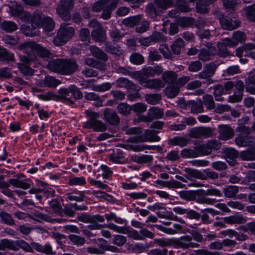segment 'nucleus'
<instances>
[{"mask_svg": "<svg viewBox=\"0 0 255 255\" xmlns=\"http://www.w3.org/2000/svg\"><path fill=\"white\" fill-rule=\"evenodd\" d=\"M20 48L31 60H34L35 56L44 58L49 57L51 54L49 50L35 41L25 42L21 45Z\"/></svg>", "mask_w": 255, "mask_h": 255, "instance_id": "1", "label": "nucleus"}, {"mask_svg": "<svg viewBox=\"0 0 255 255\" xmlns=\"http://www.w3.org/2000/svg\"><path fill=\"white\" fill-rule=\"evenodd\" d=\"M85 114L87 121L82 124V127L84 128L92 129L95 132H102L107 129L105 124L98 120L100 117L99 113L87 110Z\"/></svg>", "mask_w": 255, "mask_h": 255, "instance_id": "2", "label": "nucleus"}, {"mask_svg": "<svg viewBox=\"0 0 255 255\" xmlns=\"http://www.w3.org/2000/svg\"><path fill=\"white\" fill-rule=\"evenodd\" d=\"M32 26L34 28L42 27L43 31L48 34V32L54 30L55 22L51 17L45 16L41 13L35 12L32 19Z\"/></svg>", "mask_w": 255, "mask_h": 255, "instance_id": "3", "label": "nucleus"}, {"mask_svg": "<svg viewBox=\"0 0 255 255\" xmlns=\"http://www.w3.org/2000/svg\"><path fill=\"white\" fill-rule=\"evenodd\" d=\"M74 33L75 29L73 27L63 23L60 25L57 35L53 39V43L56 46L63 45L73 36Z\"/></svg>", "mask_w": 255, "mask_h": 255, "instance_id": "4", "label": "nucleus"}, {"mask_svg": "<svg viewBox=\"0 0 255 255\" xmlns=\"http://www.w3.org/2000/svg\"><path fill=\"white\" fill-rule=\"evenodd\" d=\"M235 87V91L233 95L229 96V101L230 103H238L242 101L243 93L245 88L243 82L241 80L238 81L236 84L232 81L226 82L223 86L225 92L229 94V91Z\"/></svg>", "mask_w": 255, "mask_h": 255, "instance_id": "5", "label": "nucleus"}, {"mask_svg": "<svg viewBox=\"0 0 255 255\" xmlns=\"http://www.w3.org/2000/svg\"><path fill=\"white\" fill-rule=\"evenodd\" d=\"M149 210L155 212L157 210L164 211L162 212L158 211L156 215L160 218H163L173 221H177L181 223H184L185 221L181 218H179L177 216L174 215L172 212L166 211L165 204L162 203L157 202L152 205H149L147 207Z\"/></svg>", "mask_w": 255, "mask_h": 255, "instance_id": "6", "label": "nucleus"}, {"mask_svg": "<svg viewBox=\"0 0 255 255\" xmlns=\"http://www.w3.org/2000/svg\"><path fill=\"white\" fill-rule=\"evenodd\" d=\"M74 0H60V4L56 8L57 13L64 20H68L70 18V10L73 8Z\"/></svg>", "mask_w": 255, "mask_h": 255, "instance_id": "7", "label": "nucleus"}, {"mask_svg": "<svg viewBox=\"0 0 255 255\" xmlns=\"http://www.w3.org/2000/svg\"><path fill=\"white\" fill-rule=\"evenodd\" d=\"M157 132L153 129H146L142 135H136L129 138V141L138 143L145 141H158L160 138L157 135Z\"/></svg>", "mask_w": 255, "mask_h": 255, "instance_id": "8", "label": "nucleus"}, {"mask_svg": "<svg viewBox=\"0 0 255 255\" xmlns=\"http://www.w3.org/2000/svg\"><path fill=\"white\" fill-rule=\"evenodd\" d=\"M218 54L221 57H226L230 55L228 47H234L237 45V42L231 38H225L221 39L217 43Z\"/></svg>", "mask_w": 255, "mask_h": 255, "instance_id": "9", "label": "nucleus"}, {"mask_svg": "<svg viewBox=\"0 0 255 255\" xmlns=\"http://www.w3.org/2000/svg\"><path fill=\"white\" fill-rule=\"evenodd\" d=\"M192 237L190 236H184L179 238H174V247L177 249H186L194 248L198 247V245L192 242Z\"/></svg>", "mask_w": 255, "mask_h": 255, "instance_id": "10", "label": "nucleus"}, {"mask_svg": "<svg viewBox=\"0 0 255 255\" xmlns=\"http://www.w3.org/2000/svg\"><path fill=\"white\" fill-rule=\"evenodd\" d=\"M120 0H103L105 9L101 14V18L104 19L110 18L112 12L117 7Z\"/></svg>", "mask_w": 255, "mask_h": 255, "instance_id": "11", "label": "nucleus"}, {"mask_svg": "<svg viewBox=\"0 0 255 255\" xmlns=\"http://www.w3.org/2000/svg\"><path fill=\"white\" fill-rule=\"evenodd\" d=\"M62 75H70L78 69V65L73 59H63Z\"/></svg>", "mask_w": 255, "mask_h": 255, "instance_id": "12", "label": "nucleus"}, {"mask_svg": "<svg viewBox=\"0 0 255 255\" xmlns=\"http://www.w3.org/2000/svg\"><path fill=\"white\" fill-rule=\"evenodd\" d=\"M218 67L214 62H211L204 67V69L199 73L198 77L200 79H205L212 77Z\"/></svg>", "mask_w": 255, "mask_h": 255, "instance_id": "13", "label": "nucleus"}, {"mask_svg": "<svg viewBox=\"0 0 255 255\" xmlns=\"http://www.w3.org/2000/svg\"><path fill=\"white\" fill-rule=\"evenodd\" d=\"M140 84L143 86L150 89L159 90L165 86V83L159 79H153L146 81H140Z\"/></svg>", "mask_w": 255, "mask_h": 255, "instance_id": "14", "label": "nucleus"}, {"mask_svg": "<svg viewBox=\"0 0 255 255\" xmlns=\"http://www.w3.org/2000/svg\"><path fill=\"white\" fill-rule=\"evenodd\" d=\"M154 227L162 232L169 235H173L178 233H184L182 226L177 223L173 224V228H167L159 225H155Z\"/></svg>", "mask_w": 255, "mask_h": 255, "instance_id": "15", "label": "nucleus"}, {"mask_svg": "<svg viewBox=\"0 0 255 255\" xmlns=\"http://www.w3.org/2000/svg\"><path fill=\"white\" fill-rule=\"evenodd\" d=\"M163 68L162 66L155 65L153 66H148L142 69V73L146 77H153L159 76L163 73Z\"/></svg>", "mask_w": 255, "mask_h": 255, "instance_id": "16", "label": "nucleus"}, {"mask_svg": "<svg viewBox=\"0 0 255 255\" xmlns=\"http://www.w3.org/2000/svg\"><path fill=\"white\" fill-rule=\"evenodd\" d=\"M220 22L223 28L229 30H234L240 26V22L239 20H233L227 17L220 18Z\"/></svg>", "mask_w": 255, "mask_h": 255, "instance_id": "17", "label": "nucleus"}, {"mask_svg": "<svg viewBox=\"0 0 255 255\" xmlns=\"http://www.w3.org/2000/svg\"><path fill=\"white\" fill-rule=\"evenodd\" d=\"M104 119L112 125H117L120 123V118L117 114L110 108H106L104 111Z\"/></svg>", "mask_w": 255, "mask_h": 255, "instance_id": "18", "label": "nucleus"}, {"mask_svg": "<svg viewBox=\"0 0 255 255\" xmlns=\"http://www.w3.org/2000/svg\"><path fill=\"white\" fill-rule=\"evenodd\" d=\"M94 172L97 178L102 176L103 179H108L110 178L113 175V171L112 169L107 165L104 164H102L96 171L94 170Z\"/></svg>", "mask_w": 255, "mask_h": 255, "instance_id": "19", "label": "nucleus"}, {"mask_svg": "<svg viewBox=\"0 0 255 255\" xmlns=\"http://www.w3.org/2000/svg\"><path fill=\"white\" fill-rule=\"evenodd\" d=\"M145 12L148 17L153 21L157 20V17L161 14L160 10L153 3H149L145 7Z\"/></svg>", "mask_w": 255, "mask_h": 255, "instance_id": "20", "label": "nucleus"}, {"mask_svg": "<svg viewBox=\"0 0 255 255\" xmlns=\"http://www.w3.org/2000/svg\"><path fill=\"white\" fill-rule=\"evenodd\" d=\"M218 128L220 138L222 140H228L234 135L233 130L227 125H220Z\"/></svg>", "mask_w": 255, "mask_h": 255, "instance_id": "21", "label": "nucleus"}, {"mask_svg": "<svg viewBox=\"0 0 255 255\" xmlns=\"http://www.w3.org/2000/svg\"><path fill=\"white\" fill-rule=\"evenodd\" d=\"M63 59H56L51 60L46 66V68L51 72L62 74Z\"/></svg>", "mask_w": 255, "mask_h": 255, "instance_id": "22", "label": "nucleus"}, {"mask_svg": "<svg viewBox=\"0 0 255 255\" xmlns=\"http://www.w3.org/2000/svg\"><path fill=\"white\" fill-rule=\"evenodd\" d=\"M224 222L228 224H241L245 223L247 219L243 215H232L224 218Z\"/></svg>", "mask_w": 255, "mask_h": 255, "instance_id": "23", "label": "nucleus"}, {"mask_svg": "<svg viewBox=\"0 0 255 255\" xmlns=\"http://www.w3.org/2000/svg\"><path fill=\"white\" fill-rule=\"evenodd\" d=\"M254 72L253 70L251 71L245 81L246 90L252 94H255V75Z\"/></svg>", "mask_w": 255, "mask_h": 255, "instance_id": "24", "label": "nucleus"}, {"mask_svg": "<svg viewBox=\"0 0 255 255\" xmlns=\"http://www.w3.org/2000/svg\"><path fill=\"white\" fill-rule=\"evenodd\" d=\"M0 250H3L5 248L11 250H18V241L2 239L0 242Z\"/></svg>", "mask_w": 255, "mask_h": 255, "instance_id": "25", "label": "nucleus"}, {"mask_svg": "<svg viewBox=\"0 0 255 255\" xmlns=\"http://www.w3.org/2000/svg\"><path fill=\"white\" fill-rule=\"evenodd\" d=\"M109 161L115 164H123L126 162V159L122 151L117 150L109 155Z\"/></svg>", "mask_w": 255, "mask_h": 255, "instance_id": "26", "label": "nucleus"}, {"mask_svg": "<svg viewBox=\"0 0 255 255\" xmlns=\"http://www.w3.org/2000/svg\"><path fill=\"white\" fill-rule=\"evenodd\" d=\"M184 171L187 174L189 177H187V178L189 179L190 178L191 180L192 178H196L201 180H206V176L201 171L187 168L185 169Z\"/></svg>", "mask_w": 255, "mask_h": 255, "instance_id": "27", "label": "nucleus"}, {"mask_svg": "<svg viewBox=\"0 0 255 255\" xmlns=\"http://www.w3.org/2000/svg\"><path fill=\"white\" fill-rule=\"evenodd\" d=\"M90 51L93 56L103 61L108 59V56L101 49L95 46L90 47Z\"/></svg>", "mask_w": 255, "mask_h": 255, "instance_id": "28", "label": "nucleus"}, {"mask_svg": "<svg viewBox=\"0 0 255 255\" xmlns=\"http://www.w3.org/2000/svg\"><path fill=\"white\" fill-rule=\"evenodd\" d=\"M239 156L243 160H255V146L248 148L246 150L242 151Z\"/></svg>", "mask_w": 255, "mask_h": 255, "instance_id": "29", "label": "nucleus"}, {"mask_svg": "<svg viewBox=\"0 0 255 255\" xmlns=\"http://www.w3.org/2000/svg\"><path fill=\"white\" fill-rule=\"evenodd\" d=\"M32 248L38 252L44 253L48 255H53L52 248L51 246L48 244H46L44 246L36 243H31Z\"/></svg>", "mask_w": 255, "mask_h": 255, "instance_id": "30", "label": "nucleus"}, {"mask_svg": "<svg viewBox=\"0 0 255 255\" xmlns=\"http://www.w3.org/2000/svg\"><path fill=\"white\" fill-rule=\"evenodd\" d=\"M177 78V74L172 71H167L162 73V79L169 84L175 83Z\"/></svg>", "mask_w": 255, "mask_h": 255, "instance_id": "31", "label": "nucleus"}, {"mask_svg": "<svg viewBox=\"0 0 255 255\" xmlns=\"http://www.w3.org/2000/svg\"><path fill=\"white\" fill-rule=\"evenodd\" d=\"M179 87L176 83L169 84L164 90L165 95L170 98L175 97L179 92Z\"/></svg>", "mask_w": 255, "mask_h": 255, "instance_id": "32", "label": "nucleus"}, {"mask_svg": "<svg viewBox=\"0 0 255 255\" xmlns=\"http://www.w3.org/2000/svg\"><path fill=\"white\" fill-rule=\"evenodd\" d=\"M91 34L93 39L96 41L102 42L106 40V33L103 27L99 29L93 30Z\"/></svg>", "mask_w": 255, "mask_h": 255, "instance_id": "33", "label": "nucleus"}, {"mask_svg": "<svg viewBox=\"0 0 255 255\" xmlns=\"http://www.w3.org/2000/svg\"><path fill=\"white\" fill-rule=\"evenodd\" d=\"M116 84V86L119 88H125L131 89L135 88V85L132 82L124 77H121L117 79Z\"/></svg>", "mask_w": 255, "mask_h": 255, "instance_id": "34", "label": "nucleus"}, {"mask_svg": "<svg viewBox=\"0 0 255 255\" xmlns=\"http://www.w3.org/2000/svg\"><path fill=\"white\" fill-rule=\"evenodd\" d=\"M153 3L159 10H160L161 13L173 4L171 0H153Z\"/></svg>", "mask_w": 255, "mask_h": 255, "instance_id": "35", "label": "nucleus"}, {"mask_svg": "<svg viewBox=\"0 0 255 255\" xmlns=\"http://www.w3.org/2000/svg\"><path fill=\"white\" fill-rule=\"evenodd\" d=\"M84 94L85 99L88 101H95L96 106L102 107L103 106V101L98 95L93 92H84Z\"/></svg>", "mask_w": 255, "mask_h": 255, "instance_id": "36", "label": "nucleus"}, {"mask_svg": "<svg viewBox=\"0 0 255 255\" xmlns=\"http://www.w3.org/2000/svg\"><path fill=\"white\" fill-rule=\"evenodd\" d=\"M141 20V16L140 15L129 16L123 20V24L128 27H132L138 23Z\"/></svg>", "mask_w": 255, "mask_h": 255, "instance_id": "37", "label": "nucleus"}, {"mask_svg": "<svg viewBox=\"0 0 255 255\" xmlns=\"http://www.w3.org/2000/svg\"><path fill=\"white\" fill-rule=\"evenodd\" d=\"M0 27L6 32L11 33L17 29V25L13 21H4L0 23Z\"/></svg>", "mask_w": 255, "mask_h": 255, "instance_id": "38", "label": "nucleus"}, {"mask_svg": "<svg viewBox=\"0 0 255 255\" xmlns=\"http://www.w3.org/2000/svg\"><path fill=\"white\" fill-rule=\"evenodd\" d=\"M42 82L44 86L53 88H56L61 84L60 80L51 76H46L42 81ZM41 85H42V84H41Z\"/></svg>", "mask_w": 255, "mask_h": 255, "instance_id": "39", "label": "nucleus"}, {"mask_svg": "<svg viewBox=\"0 0 255 255\" xmlns=\"http://www.w3.org/2000/svg\"><path fill=\"white\" fill-rule=\"evenodd\" d=\"M184 46V41L181 38H177L170 46L171 49L175 54L178 55Z\"/></svg>", "mask_w": 255, "mask_h": 255, "instance_id": "40", "label": "nucleus"}, {"mask_svg": "<svg viewBox=\"0 0 255 255\" xmlns=\"http://www.w3.org/2000/svg\"><path fill=\"white\" fill-rule=\"evenodd\" d=\"M148 113L151 121L155 119H161L164 115L163 111L157 107H152L149 109Z\"/></svg>", "mask_w": 255, "mask_h": 255, "instance_id": "41", "label": "nucleus"}, {"mask_svg": "<svg viewBox=\"0 0 255 255\" xmlns=\"http://www.w3.org/2000/svg\"><path fill=\"white\" fill-rule=\"evenodd\" d=\"M161 100V96L159 94H146L145 96V101L150 105H156Z\"/></svg>", "mask_w": 255, "mask_h": 255, "instance_id": "42", "label": "nucleus"}, {"mask_svg": "<svg viewBox=\"0 0 255 255\" xmlns=\"http://www.w3.org/2000/svg\"><path fill=\"white\" fill-rule=\"evenodd\" d=\"M225 196L227 198H233L239 192V187L237 186H228L223 190Z\"/></svg>", "mask_w": 255, "mask_h": 255, "instance_id": "43", "label": "nucleus"}, {"mask_svg": "<svg viewBox=\"0 0 255 255\" xmlns=\"http://www.w3.org/2000/svg\"><path fill=\"white\" fill-rule=\"evenodd\" d=\"M187 138L183 136H176L170 139L169 143L173 145H178L180 147L186 146L187 144Z\"/></svg>", "mask_w": 255, "mask_h": 255, "instance_id": "44", "label": "nucleus"}, {"mask_svg": "<svg viewBox=\"0 0 255 255\" xmlns=\"http://www.w3.org/2000/svg\"><path fill=\"white\" fill-rule=\"evenodd\" d=\"M9 8V13L13 16H20L23 10L22 6L18 4L16 2L12 3V5H10Z\"/></svg>", "mask_w": 255, "mask_h": 255, "instance_id": "45", "label": "nucleus"}, {"mask_svg": "<svg viewBox=\"0 0 255 255\" xmlns=\"http://www.w3.org/2000/svg\"><path fill=\"white\" fill-rule=\"evenodd\" d=\"M17 67L21 73L26 76H31L33 74L34 71L27 64L17 63Z\"/></svg>", "mask_w": 255, "mask_h": 255, "instance_id": "46", "label": "nucleus"}, {"mask_svg": "<svg viewBox=\"0 0 255 255\" xmlns=\"http://www.w3.org/2000/svg\"><path fill=\"white\" fill-rule=\"evenodd\" d=\"M68 238L73 244L78 246H83L86 243L85 239L84 237L78 235H70Z\"/></svg>", "mask_w": 255, "mask_h": 255, "instance_id": "47", "label": "nucleus"}, {"mask_svg": "<svg viewBox=\"0 0 255 255\" xmlns=\"http://www.w3.org/2000/svg\"><path fill=\"white\" fill-rule=\"evenodd\" d=\"M87 251L91 254L100 255L104 253L103 244H99L97 247L90 246L87 248Z\"/></svg>", "mask_w": 255, "mask_h": 255, "instance_id": "48", "label": "nucleus"}, {"mask_svg": "<svg viewBox=\"0 0 255 255\" xmlns=\"http://www.w3.org/2000/svg\"><path fill=\"white\" fill-rule=\"evenodd\" d=\"M132 159L139 163H148L152 161L153 157L150 155H142L133 156Z\"/></svg>", "mask_w": 255, "mask_h": 255, "instance_id": "49", "label": "nucleus"}, {"mask_svg": "<svg viewBox=\"0 0 255 255\" xmlns=\"http://www.w3.org/2000/svg\"><path fill=\"white\" fill-rule=\"evenodd\" d=\"M105 48L107 52L116 55H120L122 54V51L119 46L112 45L110 42L105 43Z\"/></svg>", "mask_w": 255, "mask_h": 255, "instance_id": "50", "label": "nucleus"}, {"mask_svg": "<svg viewBox=\"0 0 255 255\" xmlns=\"http://www.w3.org/2000/svg\"><path fill=\"white\" fill-rule=\"evenodd\" d=\"M86 183L85 178L83 176L73 177L71 178L68 181L69 185L71 186H83Z\"/></svg>", "mask_w": 255, "mask_h": 255, "instance_id": "51", "label": "nucleus"}, {"mask_svg": "<svg viewBox=\"0 0 255 255\" xmlns=\"http://www.w3.org/2000/svg\"><path fill=\"white\" fill-rule=\"evenodd\" d=\"M85 198V194L80 192L77 195H73L71 193H68L65 195V199L67 201H76L77 202H81L84 201Z\"/></svg>", "mask_w": 255, "mask_h": 255, "instance_id": "52", "label": "nucleus"}, {"mask_svg": "<svg viewBox=\"0 0 255 255\" xmlns=\"http://www.w3.org/2000/svg\"><path fill=\"white\" fill-rule=\"evenodd\" d=\"M214 54V52H211L204 48L201 49L198 58L202 61H207L211 59V57Z\"/></svg>", "mask_w": 255, "mask_h": 255, "instance_id": "53", "label": "nucleus"}, {"mask_svg": "<svg viewBox=\"0 0 255 255\" xmlns=\"http://www.w3.org/2000/svg\"><path fill=\"white\" fill-rule=\"evenodd\" d=\"M9 183L15 187L21 188L23 189H27L30 187V185L28 183L16 179H10L8 181Z\"/></svg>", "mask_w": 255, "mask_h": 255, "instance_id": "54", "label": "nucleus"}, {"mask_svg": "<svg viewBox=\"0 0 255 255\" xmlns=\"http://www.w3.org/2000/svg\"><path fill=\"white\" fill-rule=\"evenodd\" d=\"M0 60L12 61L14 60V55L8 52L6 49L0 46Z\"/></svg>", "mask_w": 255, "mask_h": 255, "instance_id": "55", "label": "nucleus"}, {"mask_svg": "<svg viewBox=\"0 0 255 255\" xmlns=\"http://www.w3.org/2000/svg\"><path fill=\"white\" fill-rule=\"evenodd\" d=\"M195 150L198 156L207 155L212 152L206 143L197 146Z\"/></svg>", "mask_w": 255, "mask_h": 255, "instance_id": "56", "label": "nucleus"}, {"mask_svg": "<svg viewBox=\"0 0 255 255\" xmlns=\"http://www.w3.org/2000/svg\"><path fill=\"white\" fill-rule=\"evenodd\" d=\"M146 109L147 105L143 103H137L131 105V111L137 114L145 112Z\"/></svg>", "mask_w": 255, "mask_h": 255, "instance_id": "57", "label": "nucleus"}, {"mask_svg": "<svg viewBox=\"0 0 255 255\" xmlns=\"http://www.w3.org/2000/svg\"><path fill=\"white\" fill-rule=\"evenodd\" d=\"M245 10L248 19L252 21H255V4L245 7Z\"/></svg>", "mask_w": 255, "mask_h": 255, "instance_id": "58", "label": "nucleus"}, {"mask_svg": "<svg viewBox=\"0 0 255 255\" xmlns=\"http://www.w3.org/2000/svg\"><path fill=\"white\" fill-rule=\"evenodd\" d=\"M124 234H127L129 238L134 240H142L140 238L139 232L132 228H125Z\"/></svg>", "mask_w": 255, "mask_h": 255, "instance_id": "59", "label": "nucleus"}, {"mask_svg": "<svg viewBox=\"0 0 255 255\" xmlns=\"http://www.w3.org/2000/svg\"><path fill=\"white\" fill-rule=\"evenodd\" d=\"M130 61L136 65L142 64L144 62V58L141 54L139 53H134L132 54L129 57Z\"/></svg>", "mask_w": 255, "mask_h": 255, "instance_id": "60", "label": "nucleus"}, {"mask_svg": "<svg viewBox=\"0 0 255 255\" xmlns=\"http://www.w3.org/2000/svg\"><path fill=\"white\" fill-rule=\"evenodd\" d=\"M204 104L208 110H212L215 108V103L213 97L206 95L203 97Z\"/></svg>", "mask_w": 255, "mask_h": 255, "instance_id": "61", "label": "nucleus"}, {"mask_svg": "<svg viewBox=\"0 0 255 255\" xmlns=\"http://www.w3.org/2000/svg\"><path fill=\"white\" fill-rule=\"evenodd\" d=\"M0 218L1 221L5 224L12 226L14 225V221L12 218L11 215L5 212L0 213Z\"/></svg>", "mask_w": 255, "mask_h": 255, "instance_id": "62", "label": "nucleus"}, {"mask_svg": "<svg viewBox=\"0 0 255 255\" xmlns=\"http://www.w3.org/2000/svg\"><path fill=\"white\" fill-rule=\"evenodd\" d=\"M233 40L237 42V45L239 43H243L245 41L246 39V34L242 31H236L233 34Z\"/></svg>", "mask_w": 255, "mask_h": 255, "instance_id": "63", "label": "nucleus"}, {"mask_svg": "<svg viewBox=\"0 0 255 255\" xmlns=\"http://www.w3.org/2000/svg\"><path fill=\"white\" fill-rule=\"evenodd\" d=\"M118 112L124 116L128 115L131 111V106L130 107L126 103H121L117 107Z\"/></svg>", "mask_w": 255, "mask_h": 255, "instance_id": "64", "label": "nucleus"}]
</instances>
